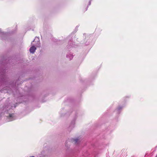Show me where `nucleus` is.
<instances>
[{
  "label": "nucleus",
  "mask_w": 157,
  "mask_h": 157,
  "mask_svg": "<svg viewBox=\"0 0 157 157\" xmlns=\"http://www.w3.org/2000/svg\"><path fill=\"white\" fill-rule=\"evenodd\" d=\"M90 2L89 1L87 2H85L84 3L82 7V10L83 12L86 11L88 8L89 5H90Z\"/></svg>",
  "instance_id": "1"
},
{
  "label": "nucleus",
  "mask_w": 157,
  "mask_h": 157,
  "mask_svg": "<svg viewBox=\"0 0 157 157\" xmlns=\"http://www.w3.org/2000/svg\"><path fill=\"white\" fill-rule=\"evenodd\" d=\"M35 42L36 44H35V45L36 47H40V40L39 38L37 37H36L34 40L32 41L31 43V44H33V42Z\"/></svg>",
  "instance_id": "2"
},
{
  "label": "nucleus",
  "mask_w": 157,
  "mask_h": 157,
  "mask_svg": "<svg viewBox=\"0 0 157 157\" xmlns=\"http://www.w3.org/2000/svg\"><path fill=\"white\" fill-rule=\"evenodd\" d=\"M36 49V48L35 46L33 45L30 48V52L31 53H33L35 52Z\"/></svg>",
  "instance_id": "3"
},
{
  "label": "nucleus",
  "mask_w": 157,
  "mask_h": 157,
  "mask_svg": "<svg viewBox=\"0 0 157 157\" xmlns=\"http://www.w3.org/2000/svg\"><path fill=\"white\" fill-rule=\"evenodd\" d=\"M66 56L67 58H68L70 59V60L72 59L73 57V56L71 54H67Z\"/></svg>",
  "instance_id": "4"
},
{
  "label": "nucleus",
  "mask_w": 157,
  "mask_h": 157,
  "mask_svg": "<svg viewBox=\"0 0 157 157\" xmlns=\"http://www.w3.org/2000/svg\"><path fill=\"white\" fill-rule=\"evenodd\" d=\"M78 139H75L73 141H75V143H76L78 142Z\"/></svg>",
  "instance_id": "5"
},
{
  "label": "nucleus",
  "mask_w": 157,
  "mask_h": 157,
  "mask_svg": "<svg viewBox=\"0 0 157 157\" xmlns=\"http://www.w3.org/2000/svg\"><path fill=\"white\" fill-rule=\"evenodd\" d=\"M10 116V118H11V117H12V115L11 114H10V116Z\"/></svg>",
  "instance_id": "6"
},
{
  "label": "nucleus",
  "mask_w": 157,
  "mask_h": 157,
  "mask_svg": "<svg viewBox=\"0 0 157 157\" xmlns=\"http://www.w3.org/2000/svg\"><path fill=\"white\" fill-rule=\"evenodd\" d=\"M11 120L10 121H12V120Z\"/></svg>",
  "instance_id": "7"
},
{
  "label": "nucleus",
  "mask_w": 157,
  "mask_h": 157,
  "mask_svg": "<svg viewBox=\"0 0 157 157\" xmlns=\"http://www.w3.org/2000/svg\"><path fill=\"white\" fill-rule=\"evenodd\" d=\"M155 157H157V155H156Z\"/></svg>",
  "instance_id": "8"
}]
</instances>
